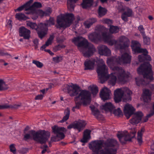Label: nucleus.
Masks as SVG:
<instances>
[{
	"mask_svg": "<svg viewBox=\"0 0 154 154\" xmlns=\"http://www.w3.org/2000/svg\"><path fill=\"white\" fill-rule=\"evenodd\" d=\"M33 42L36 45H37L38 44V41L37 40L35 39L33 41Z\"/></svg>",
	"mask_w": 154,
	"mask_h": 154,
	"instance_id": "64",
	"label": "nucleus"
},
{
	"mask_svg": "<svg viewBox=\"0 0 154 154\" xmlns=\"http://www.w3.org/2000/svg\"><path fill=\"white\" fill-rule=\"evenodd\" d=\"M102 107V109L106 111H112L114 108V106L111 103H106Z\"/></svg>",
	"mask_w": 154,
	"mask_h": 154,
	"instance_id": "31",
	"label": "nucleus"
},
{
	"mask_svg": "<svg viewBox=\"0 0 154 154\" xmlns=\"http://www.w3.org/2000/svg\"><path fill=\"white\" fill-rule=\"evenodd\" d=\"M95 62V60L93 58L90 60H86L85 62V69H93Z\"/></svg>",
	"mask_w": 154,
	"mask_h": 154,
	"instance_id": "23",
	"label": "nucleus"
},
{
	"mask_svg": "<svg viewBox=\"0 0 154 154\" xmlns=\"http://www.w3.org/2000/svg\"><path fill=\"white\" fill-rule=\"evenodd\" d=\"M78 0H68L67 1V7L68 9L71 11H74L75 4Z\"/></svg>",
	"mask_w": 154,
	"mask_h": 154,
	"instance_id": "25",
	"label": "nucleus"
},
{
	"mask_svg": "<svg viewBox=\"0 0 154 154\" xmlns=\"http://www.w3.org/2000/svg\"><path fill=\"white\" fill-rule=\"evenodd\" d=\"M54 133L57 134V137L61 139H63L65 136L63 133V132L66 131V129L63 127H59L55 126L52 128Z\"/></svg>",
	"mask_w": 154,
	"mask_h": 154,
	"instance_id": "18",
	"label": "nucleus"
},
{
	"mask_svg": "<svg viewBox=\"0 0 154 154\" xmlns=\"http://www.w3.org/2000/svg\"><path fill=\"white\" fill-rule=\"evenodd\" d=\"M51 12V11L50 9L45 12H44L42 10H39L38 11V13L41 16H48L49 15Z\"/></svg>",
	"mask_w": 154,
	"mask_h": 154,
	"instance_id": "41",
	"label": "nucleus"
},
{
	"mask_svg": "<svg viewBox=\"0 0 154 154\" xmlns=\"http://www.w3.org/2000/svg\"><path fill=\"white\" fill-rule=\"evenodd\" d=\"M48 90V88H46V89H43L42 90H40V92L42 93L43 94H45V91H47Z\"/></svg>",
	"mask_w": 154,
	"mask_h": 154,
	"instance_id": "60",
	"label": "nucleus"
},
{
	"mask_svg": "<svg viewBox=\"0 0 154 154\" xmlns=\"http://www.w3.org/2000/svg\"><path fill=\"white\" fill-rule=\"evenodd\" d=\"M60 50H61L60 45L55 46L53 48L54 51L55 52Z\"/></svg>",
	"mask_w": 154,
	"mask_h": 154,
	"instance_id": "59",
	"label": "nucleus"
},
{
	"mask_svg": "<svg viewBox=\"0 0 154 154\" xmlns=\"http://www.w3.org/2000/svg\"><path fill=\"white\" fill-rule=\"evenodd\" d=\"M8 88V87L5 82L2 79H0V91L5 90Z\"/></svg>",
	"mask_w": 154,
	"mask_h": 154,
	"instance_id": "39",
	"label": "nucleus"
},
{
	"mask_svg": "<svg viewBox=\"0 0 154 154\" xmlns=\"http://www.w3.org/2000/svg\"><path fill=\"white\" fill-rule=\"evenodd\" d=\"M151 148L152 150L154 151V142L152 145Z\"/></svg>",
	"mask_w": 154,
	"mask_h": 154,
	"instance_id": "63",
	"label": "nucleus"
},
{
	"mask_svg": "<svg viewBox=\"0 0 154 154\" xmlns=\"http://www.w3.org/2000/svg\"><path fill=\"white\" fill-rule=\"evenodd\" d=\"M91 23L92 25L94 23H95L97 21V19L95 18H91L90 19H89L88 20Z\"/></svg>",
	"mask_w": 154,
	"mask_h": 154,
	"instance_id": "57",
	"label": "nucleus"
},
{
	"mask_svg": "<svg viewBox=\"0 0 154 154\" xmlns=\"http://www.w3.org/2000/svg\"><path fill=\"white\" fill-rule=\"evenodd\" d=\"M93 114L98 119H101L103 118L102 115L100 113L99 111L94 107H91Z\"/></svg>",
	"mask_w": 154,
	"mask_h": 154,
	"instance_id": "27",
	"label": "nucleus"
},
{
	"mask_svg": "<svg viewBox=\"0 0 154 154\" xmlns=\"http://www.w3.org/2000/svg\"><path fill=\"white\" fill-rule=\"evenodd\" d=\"M8 25H10V27L11 28L12 26V21L10 20H8Z\"/></svg>",
	"mask_w": 154,
	"mask_h": 154,
	"instance_id": "61",
	"label": "nucleus"
},
{
	"mask_svg": "<svg viewBox=\"0 0 154 154\" xmlns=\"http://www.w3.org/2000/svg\"><path fill=\"white\" fill-rule=\"evenodd\" d=\"M9 108L17 109L20 106V105L18 104H14V105H9Z\"/></svg>",
	"mask_w": 154,
	"mask_h": 154,
	"instance_id": "58",
	"label": "nucleus"
},
{
	"mask_svg": "<svg viewBox=\"0 0 154 154\" xmlns=\"http://www.w3.org/2000/svg\"><path fill=\"white\" fill-rule=\"evenodd\" d=\"M32 0H31L30 1L26 3V4L19 7L15 10V11H22L24 8H26V10H29L28 9V8H27L30 6V3H32Z\"/></svg>",
	"mask_w": 154,
	"mask_h": 154,
	"instance_id": "36",
	"label": "nucleus"
},
{
	"mask_svg": "<svg viewBox=\"0 0 154 154\" xmlns=\"http://www.w3.org/2000/svg\"><path fill=\"white\" fill-rule=\"evenodd\" d=\"M143 99L144 102H148L151 100V92L147 89H145L143 91Z\"/></svg>",
	"mask_w": 154,
	"mask_h": 154,
	"instance_id": "24",
	"label": "nucleus"
},
{
	"mask_svg": "<svg viewBox=\"0 0 154 154\" xmlns=\"http://www.w3.org/2000/svg\"><path fill=\"white\" fill-rule=\"evenodd\" d=\"M118 144L114 139L108 140L104 145L101 140L91 142L89 147L94 153L92 154H116Z\"/></svg>",
	"mask_w": 154,
	"mask_h": 154,
	"instance_id": "2",
	"label": "nucleus"
},
{
	"mask_svg": "<svg viewBox=\"0 0 154 154\" xmlns=\"http://www.w3.org/2000/svg\"><path fill=\"white\" fill-rule=\"evenodd\" d=\"M9 105H8L7 104L0 105V109L9 108Z\"/></svg>",
	"mask_w": 154,
	"mask_h": 154,
	"instance_id": "54",
	"label": "nucleus"
},
{
	"mask_svg": "<svg viewBox=\"0 0 154 154\" xmlns=\"http://www.w3.org/2000/svg\"><path fill=\"white\" fill-rule=\"evenodd\" d=\"M84 24L85 27L87 28H89L92 25L91 23L88 20L85 21Z\"/></svg>",
	"mask_w": 154,
	"mask_h": 154,
	"instance_id": "52",
	"label": "nucleus"
},
{
	"mask_svg": "<svg viewBox=\"0 0 154 154\" xmlns=\"http://www.w3.org/2000/svg\"><path fill=\"white\" fill-rule=\"evenodd\" d=\"M119 6L118 9L119 11L121 12L124 11L125 6H123V3L121 2H118Z\"/></svg>",
	"mask_w": 154,
	"mask_h": 154,
	"instance_id": "46",
	"label": "nucleus"
},
{
	"mask_svg": "<svg viewBox=\"0 0 154 154\" xmlns=\"http://www.w3.org/2000/svg\"><path fill=\"white\" fill-rule=\"evenodd\" d=\"M140 45L136 41H133L131 42V47L132 50L136 53H147L146 49H142L140 48Z\"/></svg>",
	"mask_w": 154,
	"mask_h": 154,
	"instance_id": "16",
	"label": "nucleus"
},
{
	"mask_svg": "<svg viewBox=\"0 0 154 154\" xmlns=\"http://www.w3.org/2000/svg\"><path fill=\"white\" fill-rule=\"evenodd\" d=\"M19 35L24 39H28L30 37V31L24 27H20L19 29Z\"/></svg>",
	"mask_w": 154,
	"mask_h": 154,
	"instance_id": "20",
	"label": "nucleus"
},
{
	"mask_svg": "<svg viewBox=\"0 0 154 154\" xmlns=\"http://www.w3.org/2000/svg\"><path fill=\"white\" fill-rule=\"evenodd\" d=\"M26 24L27 27L32 29H35L38 32V34L39 32H41L42 31V29L45 30V31L47 30L45 25H44L42 23H40L38 26H37L35 23L29 21L26 22Z\"/></svg>",
	"mask_w": 154,
	"mask_h": 154,
	"instance_id": "11",
	"label": "nucleus"
},
{
	"mask_svg": "<svg viewBox=\"0 0 154 154\" xmlns=\"http://www.w3.org/2000/svg\"><path fill=\"white\" fill-rule=\"evenodd\" d=\"M113 113L115 116H119L122 113V112L120 109L118 108L117 109L113 111Z\"/></svg>",
	"mask_w": 154,
	"mask_h": 154,
	"instance_id": "48",
	"label": "nucleus"
},
{
	"mask_svg": "<svg viewBox=\"0 0 154 154\" xmlns=\"http://www.w3.org/2000/svg\"><path fill=\"white\" fill-rule=\"evenodd\" d=\"M44 97V95L42 94H39L36 96L35 98V100H41Z\"/></svg>",
	"mask_w": 154,
	"mask_h": 154,
	"instance_id": "56",
	"label": "nucleus"
},
{
	"mask_svg": "<svg viewBox=\"0 0 154 154\" xmlns=\"http://www.w3.org/2000/svg\"><path fill=\"white\" fill-rule=\"evenodd\" d=\"M91 131L90 130H86L84 132L83 137L81 140V141L83 143H86L87 142L88 140L90 138V134Z\"/></svg>",
	"mask_w": 154,
	"mask_h": 154,
	"instance_id": "26",
	"label": "nucleus"
},
{
	"mask_svg": "<svg viewBox=\"0 0 154 154\" xmlns=\"http://www.w3.org/2000/svg\"><path fill=\"white\" fill-rule=\"evenodd\" d=\"M67 92L71 96H76V100L80 101L84 105L89 104L91 101V93L87 90H80L77 85H66Z\"/></svg>",
	"mask_w": 154,
	"mask_h": 154,
	"instance_id": "3",
	"label": "nucleus"
},
{
	"mask_svg": "<svg viewBox=\"0 0 154 154\" xmlns=\"http://www.w3.org/2000/svg\"><path fill=\"white\" fill-rule=\"evenodd\" d=\"M151 67L149 63H145L142 64L137 69L138 73L139 74H142L143 75L144 80L143 81L140 77L136 78V83L138 86L147 85L153 80Z\"/></svg>",
	"mask_w": 154,
	"mask_h": 154,
	"instance_id": "5",
	"label": "nucleus"
},
{
	"mask_svg": "<svg viewBox=\"0 0 154 154\" xmlns=\"http://www.w3.org/2000/svg\"><path fill=\"white\" fill-rule=\"evenodd\" d=\"M89 39L92 42L97 43L98 41L103 39L110 45H114L115 48L117 49L116 44H118L117 41L114 39H111L112 36L107 34L106 32H104L102 29H100L98 31L90 34L88 35Z\"/></svg>",
	"mask_w": 154,
	"mask_h": 154,
	"instance_id": "6",
	"label": "nucleus"
},
{
	"mask_svg": "<svg viewBox=\"0 0 154 154\" xmlns=\"http://www.w3.org/2000/svg\"><path fill=\"white\" fill-rule=\"evenodd\" d=\"M28 151L27 149L26 148H23L20 149L19 151V153L22 154H25Z\"/></svg>",
	"mask_w": 154,
	"mask_h": 154,
	"instance_id": "55",
	"label": "nucleus"
},
{
	"mask_svg": "<svg viewBox=\"0 0 154 154\" xmlns=\"http://www.w3.org/2000/svg\"><path fill=\"white\" fill-rule=\"evenodd\" d=\"M15 17L20 20H26L28 18L23 14L21 13L16 14L15 15Z\"/></svg>",
	"mask_w": 154,
	"mask_h": 154,
	"instance_id": "37",
	"label": "nucleus"
},
{
	"mask_svg": "<svg viewBox=\"0 0 154 154\" xmlns=\"http://www.w3.org/2000/svg\"><path fill=\"white\" fill-rule=\"evenodd\" d=\"M62 59L61 57H57L53 58L54 61L56 63H58Z\"/></svg>",
	"mask_w": 154,
	"mask_h": 154,
	"instance_id": "53",
	"label": "nucleus"
},
{
	"mask_svg": "<svg viewBox=\"0 0 154 154\" xmlns=\"http://www.w3.org/2000/svg\"><path fill=\"white\" fill-rule=\"evenodd\" d=\"M86 125V123L84 120H79L78 122L68 125L67 128L69 129H70L72 128L76 129L79 132L83 129Z\"/></svg>",
	"mask_w": 154,
	"mask_h": 154,
	"instance_id": "12",
	"label": "nucleus"
},
{
	"mask_svg": "<svg viewBox=\"0 0 154 154\" xmlns=\"http://www.w3.org/2000/svg\"><path fill=\"white\" fill-rule=\"evenodd\" d=\"M50 135V133L45 131H39L35 132L34 131H29L24 136L25 140L31 139L32 137L33 140L41 144L45 143L48 140Z\"/></svg>",
	"mask_w": 154,
	"mask_h": 154,
	"instance_id": "7",
	"label": "nucleus"
},
{
	"mask_svg": "<svg viewBox=\"0 0 154 154\" xmlns=\"http://www.w3.org/2000/svg\"><path fill=\"white\" fill-rule=\"evenodd\" d=\"M118 44H116L117 49L128 50L129 45V41L128 38L124 36L120 37L117 40Z\"/></svg>",
	"mask_w": 154,
	"mask_h": 154,
	"instance_id": "10",
	"label": "nucleus"
},
{
	"mask_svg": "<svg viewBox=\"0 0 154 154\" xmlns=\"http://www.w3.org/2000/svg\"><path fill=\"white\" fill-rule=\"evenodd\" d=\"M6 56L8 57V58L11 57V56L10 54L8 53H5L2 50L0 51V56Z\"/></svg>",
	"mask_w": 154,
	"mask_h": 154,
	"instance_id": "50",
	"label": "nucleus"
},
{
	"mask_svg": "<svg viewBox=\"0 0 154 154\" xmlns=\"http://www.w3.org/2000/svg\"><path fill=\"white\" fill-rule=\"evenodd\" d=\"M55 24L54 20L53 18L50 17L49 20L46 21V23L43 24L44 25H45V27L47 28V30L45 31V30L42 29V31L41 32H38V35L39 37L41 38H42L46 34L48 30V27L51 25H54Z\"/></svg>",
	"mask_w": 154,
	"mask_h": 154,
	"instance_id": "14",
	"label": "nucleus"
},
{
	"mask_svg": "<svg viewBox=\"0 0 154 154\" xmlns=\"http://www.w3.org/2000/svg\"><path fill=\"white\" fill-rule=\"evenodd\" d=\"M98 49L99 53L101 55L109 56L111 54L110 50L105 45H100L98 47Z\"/></svg>",
	"mask_w": 154,
	"mask_h": 154,
	"instance_id": "22",
	"label": "nucleus"
},
{
	"mask_svg": "<svg viewBox=\"0 0 154 154\" xmlns=\"http://www.w3.org/2000/svg\"><path fill=\"white\" fill-rule=\"evenodd\" d=\"M74 18L72 14H68L66 15L61 14L57 18V28L63 27L65 28L70 26Z\"/></svg>",
	"mask_w": 154,
	"mask_h": 154,
	"instance_id": "8",
	"label": "nucleus"
},
{
	"mask_svg": "<svg viewBox=\"0 0 154 154\" xmlns=\"http://www.w3.org/2000/svg\"><path fill=\"white\" fill-rule=\"evenodd\" d=\"M102 22L103 23L110 25L112 24V20L108 19H103L102 20Z\"/></svg>",
	"mask_w": 154,
	"mask_h": 154,
	"instance_id": "45",
	"label": "nucleus"
},
{
	"mask_svg": "<svg viewBox=\"0 0 154 154\" xmlns=\"http://www.w3.org/2000/svg\"><path fill=\"white\" fill-rule=\"evenodd\" d=\"M107 11V10L105 8L99 6L98 11L99 17H101L104 16L106 13Z\"/></svg>",
	"mask_w": 154,
	"mask_h": 154,
	"instance_id": "32",
	"label": "nucleus"
},
{
	"mask_svg": "<svg viewBox=\"0 0 154 154\" xmlns=\"http://www.w3.org/2000/svg\"><path fill=\"white\" fill-rule=\"evenodd\" d=\"M135 111L134 108L130 104H126L124 107V112L127 119L129 118Z\"/></svg>",
	"mask_w": 154,
	"mask_h": 154,
	"instance_id": "19",
	"label": "nucleus"
},
{
	"mask_svg": "<svg viewBox=\"0 0 154 154\" xmlns=\"http://www.w3.org/2000/svg\"><path fill=\"white\" fill-rule=\"evenodd\" d=\"M136 133V131L133 132L132 133L133 136H131L126 131L125 132H123L118 134L117 136L120 141L123 143V140L125 141H131V138L135 137Z\"/></svg>",
	"mask_w": 154,
	"mask_h": 154,
	"instance_id": "13",
	"label": "nucleus"
},
{
	"mask_svg": "<svg viewBox=\"0 0 154 154\" xmlns=\"http://www.w3.org/2000/svg\"><path fill=\"white\" fill-rule=\"evenodd\" d=\"M143 116L141 112H137L134 114L133 118L130 120V122L133 125L137 124L141 121Z\"/></svg>",
	"mask_w": 154,
	"mask_h": 154,
	"instance_id": "21",
	"label": "nucleus"
},
{
	"mask_svg": "<svg viewBox=\"0 0 154 154\" xmlns=\"http://www.w3.org/2000/svg\"><path fill=\"white\" fill-rule=\"evenodd\" d=\"M138 29L142 36H144L145 35V33L143 26L142 25L138 27Z\"/></svg>",
	"mask_w": 154,
	"mask_h": 154,
	"instance_id": "51",
	"label": "nucleus"
},
{
	"mask_svg": "<svg viewBox=\"0 0 154 154\" xmlns=\"http://www.w3.org/2000/svg\"><path fill=\"white\" fill-rule=\"evenodd\" d=\"M152 110L150 111L149 113L147 115L146 118L143 120V122H145L147 121L148 120V118L152 116L154 114V103L152 106Z\"/></svg>",
	"mask_w": 154,
	"mask_h": 154,
	"instance_id": "42",
	"label": "nucleus"
},
{
	"mask_svg": "<svg viewBox=\"0 0 154 154\" xmlns=\"http://www.w3.org/2000/svg\"><path fill=\"white\" fill-rule=\"evenodd\" d=\"M32 63L39 68H41L43 66V64L42 63L35 60H33L32 61Z\"/></svg>",
	"mask_w": 154,
	"mask_h": 154,
	"instance_id": "43",
	"label": "nucleus"
},
{
	"mask_svg": "<svg viewBox=\"0 0 154 154\" xmlns=\"http://www.w3.org/2000/svg\"><path fill=\"white\" fill-rule=\"evenodd\" d=\"M100 60L101 64L98 66L97 71L100 83H103L109 78V83L114 85L117 80L124 83L127 81L128 78L131 77L130 73L128 72H125L122 68L116 66L112 67L114 64L117 63L121 64L130 63L131 61V57L128 52H125L122 53L121 57H119L118 59L114 57L108 58L107 64L110 69L114 71V72L111 73L110 75H108V68L102 59Z\"/></svg>",
	"mask_w": 154,
	"mask_h": 154,
	"instance_id": "1",
	"label": "nucleus"
},
{
	"mask_svg": "<svg viewBox=\"0 0 154 154\" xmlns=\"http://www.w3.org/2000/svg\"><path fill=\"white\" fill-rule=\"evenodd\" d=\"M89 89H90L92 93L94 95H96L98 91V88L96 85L90 86Z\"/></svg>",
	"mask_w": 154,
	"mask_h": 154,
	"instance_id": "40",
	"label": "nucleus"
},
{
	"mask_svg": "<svg viewBox=\"0 0 154 154\" xmlns=\"http://www.w3.org/2000/svg\"><path fill=\"white\" fill-rule=\"evenodd\" d=\"M119 28L116 26H110L109 29V33L111 34H113L119 32Z\"/></svg>",
	"mask_w": 154,
	"mask_h": 154,
	"instance_id": "34",
	"label": "nucleus"
},
{
	"mask_svg": "<svg viewBox=\"0 0 154 154\" xmlns=\"http://www.w3.org/2000/svg\"><path fill=\"white\" fill-rule=\"evenodd\" d=\"M42 7V5L40 3L36 2L29 8L28 9L30 11H32L33 13L36 11V8H40Z\"/></svg>",
	"mask_w": 154,
	"mask_h": 154,
	"instance_id": "30",
	"label": "nucleus"
},
{
	"mask_svg": "<svg viewBox=\"0 0 154 154\" xmlns=\"http://www.w3.org/2000/svg\"><path fill=\"white\" fill-rule=\"evenodd\" d=\"M54 36L53 35H50L49 39H48L47 41L46 42L45 44L41 47V49L42 50H43L47 46L51 45V43L52 40L54 39Z\"/></svg>",
	"mask_w": 154,
	"mask_h": 154,
	"instance_id": "35",
	"label": "nucleus"
},
{
	"mask_svg": "<svg viewBox=\"0 0 154 154\" xmlns=\"http://www.w3.org/2000/svg\"><path fill=\"white\" fill-rule=\"evenodd\" d=\"M143 42L146 45H149L150 43V38L146 37L145 35L144 36H143Z\"/></svg>",
	"mask_w": 154,
	"mask_h": 154,
	"instance_id": "47",
	"label": "nucleus"
},
{
	"mask_svg": "<svg viewBox=\"0 0 154 154\" xmlns=\"http://www.w3.org/2000/svg\"><path fill=\"white\" fill-rule=\"evenodd\" d=\"M145 131V129L144 128H142L140 130L138 131L137 133V140L138 142L140 144L142 143V136L143 133Z\"/></svg>",
	"mask_w": 154,
	"mask_h": 154,
	"instance_id": "33",
	"label": "nucleus"
},
{
	"mask_svg": "<svg viewBox=\"0 0 154 154\" xmlns=\"http://www.w3.org/2000/svg\"><path fill=\"white\" fill-rule=\"evenodd\" d=\"M132 94V91L127 88L117 89L114 92L115 101L116 103L119 102L122 97L127 100H131L130 95Z\"/></svg>",
	"mask_w": 154,
	"mask_h": 154,
	"instance_id": "9",
	"label": "nucleus"
},
{
	"mask_svg": "<svg viewBox=\"0 0 154 154\" xmlns=\"http://www.w3.org/2000/svg\"><path fill=\"white\" fill-rule=\"evenodd\" d=\"M10 150L11 152L14 154H15L16 152V149L15 147V145L14 144H12L10 146Z\"/></svg>",
	"mask_w": 154,
	"mask_h": 154,
	"instance_id": "49",
	"label": "nucleus"
},
{
	"mask_svg": "<svg viewBox=\"0 0 154 154\" xmlns=\"http://www.w3.org/2000/svg\"><path fill=\"white\" fill-rule=\"evenodd\" d=\"M72 41L78 46L85 57H89L92 56L96 51L94 45L89 43L86 39L82 37L74 38Z\"/></svg>",
	"mask_w": 154,
	"mask_h": 154,
	"instance_id": "4",
	"label": "nucleus"
},
{
	"mask_svg": "<svg viewBox=\"0 0 154 154\" xmlns=\"http://www.w3.org/2000/svg\"><path fill=\"white\" fill-rule=\"evenodd\" d=\"M93 0H83L81 4L82 7L84 8H86L90 7L93 4Z\"/></svg>",
	"mask_w": 154,
	"mask_h": 154,
	"instance_id": "29",
	"label": "nucleus"
},
{
	"mask_svg": "<svg viewBox=\"0 0 154 154\" xmlns=\"http://www.w3.org/2000/svg\"><path fill=\"white\" fill-rule=\"evenodd\" d=\"M75 101L76 105L75 106L73 107L72 108V110L73 111H75L74 109L75 108L79 109L80 108L82 103V102L80 101L76 100L75 98Z\"/></svg>",
	"mask_w": 154,
	"mask_h": 154,
	"instance_id": "44",
	"label": "nucleus"
},
{
	"mask_svg": "<svg viewBox=\"0 0 154 154\" xmlns=\"http://www.w3.org/2000/svg\"><path fill=\"white\" fill-rule=\"evenodd\" d=\"M148 53V52L147 53H143V54L140 55L138 56V58L140 62L143 61L145 60V58L146 60H148L150 61L151 60L150 56L147 54Z\"/></svg>",
	"mask_w": 154,
	"mask_h": 154,
	"instance_id": "28",
	"label": "nucleus"
},
{
	"mask_svg": "<svg viewBox=\"0 0 154 154\" xmlns=\"http://www.w3.org/2000/svg\"><path fill=\"white\" fill-rule=\"evenodd\" d=\"M64 113L65 116L63 117L62 120L60 121V122L62 123L64 122L69 119L70 114V111L69 109H67L65 110Z\"/></svg>",
	"mask_w": 154,
	"mask_h": 154,
	"instance_id": "38",
	"label": "nucleus"
},
{
	"mask_svg": "<svg viewBox=\"0 0 154 154\" xmlns=\"http://www.w3.org/2000/svg\"><path fill=\"white\" fill-rule=\"evenodd\" d=\"M111 94L110 90L106 87L103 88L101 90L100 94L101 98L103 100L109 99Z\"/></svg>",
	"mask_w": 154,
	"mask_h": 154,
	"instance_id": "17",
	"label": "nucleus"
},
{
	"mask_svg": "<svg viewBox=\"0 0 154 154\" xmlns=\"http://www.w3.org/2000/svg\"><path fill=\"white\" fill-rule=\"evenodd\" d=\"M123 11L124 12L121 15V18L125 21H127L128 17H132L134 15L132 9L126 6H125Z\"/></svg>",
	"mask_w": 154,
	"mask_h": 154,
	"instance_id": "15",
	"label": "nucleus"
},
{
	"mask_svg": "<svg viewBox=\"0 0 154 154\" xmlns=\"http://www.w3.org/2000/svg\"><path fill=\"white\" fill-rule=\"evenodd\" d=\"M47 52H48L51 55H52L53 54V53L50 50H47L46 51Z\"/></svg>",
	"mask_w": 154,
	"mask_h": 154,
	"instance_id": "62",
	"label": "nucleus"
}]
</instances>
